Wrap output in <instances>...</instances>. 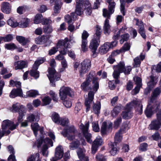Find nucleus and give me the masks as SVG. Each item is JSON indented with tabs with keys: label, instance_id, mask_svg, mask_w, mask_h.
Masks as SVG:
<instances>
[{
	"label": "nucleus",
	"instance_id": "obj_4",
	"mask_svg": "<svg viewBox=\"0 0 161 161\" xmlns=\"http://www.w3.org/2000/svg\"><path fill=\"white\" fill-rule=\"evenodd\" d=\"M114 72L113 75L114 78L119 77L120 73L123 72L125 75H128L131 70V68L128 66L125 68V64L123 62H120L116 66L114 67Z\"/></svg>",
	"mask_w": 161,
	"mask_h": 161
},
{
	"label": "nucleus",
	"instance_id": "obj_9",
	"mask_svg": "<svg viewBox=\"0 0 161 161\" xmlns=\"http://www.w3.org/2000/svg\"><path fill=\"white\" fill-rule=\"evenodd\" d=\"M23 108L24 109V107L23 105H20L19 103L14 104L11 108L12 111L13 112H18L19 116L18 118V120L19 123L22 121V119L25 115V112H24V110H22Z\"/></svg>",
	"mask_w": 161,
	"mask_h": 161
},
{
	"label": "nucleus",
	"instance_id": "obj_59",
	"mask_svg": "<svg viewBox=\"0 0 161 161\" xmlns=\"http://www.w3.org/2000/svg\"><path fill=\"white\" fill-rule=\"evenodd\" d=\"M120 11L124 16L125 15L124 11L125 9V0H120Z\"/></svg>",
	"mask_w": 161,
	"mask_h": 161
},
{
	"label": "nucleus",
	"instance_id": "obj_37",
	"mask_svg": "<svg viewBox=\"0 0 161 161\" xmlns=\"http://www.w3.org/2000/svg\"><path fill=\"white\" fill-rule=\"evenodd\" d=\"M49 37L48 36H42L40 37H38L36 39V43L40 44L41 42H45L49 39Z\"/></svg>",
	"mask_w": 161,
	"mask_h": 161
},
{
	"label": "nucleus",
	"instance_id": "obj_60",
	"mask_svg": "<svg viewBox=\"0 0 161 161\" xmlns=\"http://www.w3.org/2000/svg\"><path fill=\"white\" fill-rule=\"evenodd\" d=\"M43 30L44 32L47 33H50L53 31L52 27L50 25L44 26Z\"/></svg>",
	"mask_w": 161,
	"mask_h": 161
},
{
	"label": "nucleus",
	"instance_id": "obj_7",
	"mask_svg": "<svg viewBox=\"0 0 161 161\" xmlns=\"http://www.w3.org/2000/svg\"><path fill=\"white\" fill-rule=\"evenodd\" d=\"M78 132L75 127L71 125L69 126L66 129H64L61 132V134L64 136L66 137L70 141L73 140L77 134Z\"/></svg>",
	"mask_w": 161,
	"mask_h": 161
},
{
	"label": "nucleus",
	"instance_id": "obj_39",
	"mask_svg": "<svg viewBox=\"0 0 161 161\" xmlns=\"http://www.w3.org/2000/svg\"><path fill=\"white\" fill-rule=\"evenodd\" d=\"M110 148H111L110 152L111 154L113 155H115L118 151V149L116 147V144L115 145L112 142H110L109 143Z\"/></svg>",
	"mask_w": 161,
	"mask_h": 161
},
{
	"label": "nucleus",
	"instance_id": "obj_44",
	"mask_svg": "<svg viewBox=\"0 0 161 161\" xmlns=\"http://www.w3.org/2000/svg\"><path fill=\"white\" fill-rule=\"evenodd\" d=\"M80 145V142L78 140H76L73 141L70 144L69 146L70 149L73 150L77 148Z\"/></svg>",
	"mask_w": 161,
	"mask_h": 161
},
{
	"label": "nucleus",
	"instance_id": "obj_3",
	"mask_svg": "<svg viewBox=\"0 0 161 161\" xmlns=\"http://www.w3.org/2000/svg\"><path fill=\"white\" fill-rule=\"evenodd\" d=\"M68 41L69 40L67 38H65L64 40L59 41L56 46L53 47L49 51V54L50 55L54 54L58 51V48H59L63 49L60 51V53L63 54H66L68 52L67 48L69 47V46Z\"/></svg>",
	"mask_w": 161,
	"mask_h": 161
},
{
	"label": "nucleus",
	"instance_id": "obj_62",
	"mask_svg": "<svg viewBox=\"0 0 161 161\" xmlns=\"http://www.w3.org/2000/svg\"><path fill=\"white\" fill-rule=\"evenodd\" d=\"M3 40L5 42H9L13 39V36L11 35H8L5 37H2Z\"/></svg>",
	"mask_w": 161,
	"mask_h": 161
},
{
	"label": "nucleus",
	"instance_id": "obj_34",
	"mask_svg": "<svg viewBox=\"0 0 161 161\" xmlns=\"http://www.w3.org/2000/svg\"><path fill=\"white\" fill-rule=\"evenodd\" d=\"M122 139L121 130H119L116 133L114 137V143L116 144L120 142Z\"/></svg>",
	"mask_w": 161,
	"mask_h": 161
},
{
	"label": "nucleus",
	"instance_id": "obj_45",
	"mask_svg": "<svg viewBox=\"0 0 161 161\" xmlns=\"http://www.w3.org/2000/svg\"><path fill=\"white\" fill-rule=\"evenodd\" d=\"M37 69H36L33 66L32 69L31 71L30 75L31 76L34 77L35 78H38L39 76V72L37 71Z\"/></svg>",
	"mask_w": 161,
	"mask_h": 161
},
{
	"label": "nucleus",
	"instance_id": "obj_13",
	"mask_svg": "<svg viewBox=\"0 0 161 161\" xmlns=\"http://www.w3.org/2000/svg\"><path fill=\"white\" fill-rule=\"evenodd\" d=\"M43 143V144L42 150V153L43 156L47 157L48 155V149L50 146L52 147L53 146V142L51 139L47 137L44 140L43 138L42 145Z\"/></svg>",
	"mask_w": 161,
	"mask_h": 161
},
{
	"label": "nucleus",
	"instance_id": "obj_19",
	"mask_svg": "<svg viewBox=\"0 0 161 161\" xmlns=\"http://www.w3.org/2000/svg\"><path fill=\"white\" fill-rule=\"evenodd\" d=\"M158 78V76L151 75L150 76V80L147 83L148 88V91L151 90L156 85Z\"/></svg>",
	"mask_w": 161,
	"mask_h": 161
},
{
	"label": "nucleus",
	"instance_id": "obj_41",
	"mask_svg": "<svg viewBox=\"0 0 161 161\" xmlns=\"http://www.w3.org/2000/svg\"><path fill=\"white\" fill-rule=\"evenodd\" d=\"M7 23L8 25L14 28H15L19 25V23L13 18L9 19L7 21Z\"/></svg>",
	"mask_w": 161,
	"mask_h": 161
},
{
	"label": "nucleus",
	"instance_id": "obj_29",
	"mask_svg": "<svg viewBox=\"0 0 161 161\" xmlns=\"http://www.w3.org/2000/svg\"><path fill=\"white\" fill-rule=\"evenodd\" d=\"M63 148L61 146H58L56 149L55 156L57 159H60L63 156Z\"/></svg>",
	"mask_w": 161,
	"mask_h": 161
},
{
	"label": "nucleus",
	"instance_id": "obj_6",
	"mask_svg": "<svg viewBox=\"0 0 161 161\" xmlns=\"http://www.w3.org/2000/svg\"><path fill=\"white\" fill-rule=\"evenodd\" d=\"M31 127L33 130L34 133L36 137L37 135V132L39 129V131L41 134L40 137L37 140L36 145L39 148L42 145V139L44 138L43 134V128L42 127L39 129V126L37 123H33L31 125Z\"/></svg>",
	"mask_w": 161,
	"mask_h": 161
},
{
	"label": "nucleus",
	"instance_id": "obj_53",
	"mask_svg": "<svg viewBox=\"0 0 161 161\" xmlns=\"http://www.w3.org/2000/svg\"><path fill=\"white\" fill-rule=\"evenodd\" d=\"M129 37V36L128 33L121 35V39L120 40V43L121 44H123L125 41H127Z\"/></svg>",
	"mask_w": 161,
	"mask_h": 161
},
{
	"label": "nucleus",
	"instance_id": "obj_33",
	"mask_svg": "<svg viewBox=\"0 0 161 161\" xmlns=\"http://www.w3.org/2000/svg\"><path fill=\"white\" fill-rule=\"evenodd\" d=\"M110 48L108 42L104 43L99 48V52L102 54L106 53Z\"/></svg>",
	"mask_w": 161,
	"mask_h": 161
},
{
	"label": "nucleus",
	"instance_id": "obj_51",
	"mask_svg": "<svg viewBox=\"0 0 161 161\" xmlns=\"http://www.w3.org/2000/svg\"><path fill=\"white\" fill-rule=\"evenodd\" d=\"M42 17V15L41 14H36L35 17L34 19V23L35 24H38L40 23L41 19Z\"/></svg>",
	"mask_w": 161,
	"mask_h": 161
},
{
	"label": "nucleus",
	"instance_id": "obj_56",
	"mask_svg": "<svg viewBox=\"0 0 161 161\" xmlns=\"http://www.w3.org/2000/svg\"><path fill=\"white\" fill-rule=\"evenodd\" d=\"M51 101V99L48 97H45L42 99L43 105L49 104Z\"/></svg>",
	"mask_w": 161,
	"mask_h": 161
},
{
	"label": "nucleus",
	"instance_id": "obj_32",
	"mask_svg": "<svg viewBox=\"0 0 161 161\" xmlns=\"http://www.w3.org/2000/svg\"><path fill=\"white\" fill-rule=\"evenodd\" d=\"M27 119L28 122L38 121L39 119V116L37 114L34 115L30 114L27 115Z\"/></svg>",
	"mask_w": 161,
	"mask_h": 161
},
{
	"label": "nucleus",
	"instance_id": "obj_55",
	"mask_svg": "<svg viewBox=\"0 0 161 161\" xmlns=\"http://www.w3.org/2000/svg\"><path fill=\"white\" fill-rule=\"evenodd\" d=\"M121 120L122 119L121 117L117 118L116 120L114 121V128L115 129L118 128L121 122Z\"/></svg>",
	"mask_w": 161,
	"mask_h": 161
},
{
	"label": "nucleus",
	"instance_id": "obj_35",
	"mask_svg": "<svg viewBox=\"0 0 161 161\" xmlns=\"http://www.w3.org/2000/svg\"><path fill=\"white\" fill-rule=\"evenodd\" d=\"M30 22V20L28 18H25L23 19L19 24V27L22 28H26L29 25V23Z\"/></svg>",
	"mask_w": 161,
	"mask_h": 161
},
{
	"label": "nucleus",
	"instance_id": "obj_54",
	"mask_svg": "<svg viewBox=\"0 0 161 161\" xmlns=\"http://www.w3.org/2000/svg\"><path fill=\"white\" fill-rule=\"evenodd\" d=\"M5 47L8 50H13L16 48V46L14 43H11L8 44H6L5 45Z\"/></svg>",
	"mask_w": 161,
	"mask_h": 161
},
{
	"label": "nucleus",
	"instance_id": "obj_48",
	"mask_svg": "<svg viewBox=\"0 0 161 161\" xmlns=\"http://www.w3.org/2000/svg\"><path fill=\"white\" fill-rule=\"evenodd\" d=\"M52 119L53 120L55 123L59 124L60 120L61 118H60L58 114L56 113H54L53 114L52 116Z\"/></svg>",
	"mask_w": 161,
	"mask_h": 161
},
{
	"label": "nucleus",
	"instance_id": "obj_30",
	"mask_svg": "<svg viewBox=\"0 0 161 161\" xmlns=\"http://www.w3.org/2000/svg\"><path fill=\"white\" fill-rule=\"evenodd\" d=\"M62 5V3L60 0H57L55 3L53 9L54 13L58 14L59 12Z\"/></svg>",
	"mask_w": 161,
	"mask_h": 161
},
{
	"label": "nucleus",
	"instance_id": "obj_46",
	"mask_svg": "<svg viewBox=\"0 0 161 161\" xmlns=\"http://www.w3.org/2000/svg\"><path fill=\"white\" fill-rule=\"evenodd\" d=\"M95 33L94 36L97 38L100 39L101 34V29L100 26L98 25H97L95 29Z\"/></svg>",
	"mask_w": 161,
	"mask_h": 161
},
{
	"label": "nucleus",
	"instance_id": "obj_22",
	"mask_svg": "<svg viewBox=\"0 0 161 161\" xmlns=\"http://www.w3.org/2000/svg\"><path fill=\"white\" fill-rule=\"evenodd\" d=\"M112 123L111 122L107 124V123L104 122L102 124L101 127V132L103 134H105L107 132L112 129Z\"/></svg>",
	"mask_w": 161,
	"mask_h": 161
},
{
	"label": "nucleus",
	"instance_id": "obj_8",
	"mask_svg": "<svg viewBox=\"0 0 161 161\" xmlns=\"http://www.w3.org/2000/svg\"><path fill=\"white\" fill-rule=\"evenodd\" d=\"M135 106V109L136 112L140 114L142 113V105L141 101L137 99L133 100L130 103L126 105V109L132 108Z\"/></svg>",
	"mask_w": 161,
	"mask_h": 161
},
{
	"label": "nucleus",
	"instance_id": "obj_42",
	"mask_svg": "<svg viewBox=\"0 0 161 161\" xmlns=\"http://www.w3.org/2000/svg\"><path fill=\"white\" fill-rule=\"evenodd\" d=\"M26 95L29 97H35L39 95V93L38 91L36 90H31L26 92Z\"/></svg>",
	"mask_w": 161,
	"mask_h": 161
},
{
	"label": "nucleus",
	"instance_id": "obj_26",
	"mask_svg": "<svg viewBox=\"0 0 161 161\" xmlns=\"http://www.w3.org/2000/svg\"><path fill=\"white\" fill-rule=\"evenodd\" d=\"M23 93L21 88L13 90L10 94L9 96L11 98H14L17 96L22 97Z\"/></svg>",
	"mask_w": 161,
	"mask_h": 161
},
{
	"label": "nucleus",
	"instance_id": "obj_31",
	"mask_svg": "<svg viewBox=\"0 0 161 161\" xmlns=\"http://www.w3.org/2000/svg\"><path fill=\"white\" fill-rule=\"evenodd\" d=\"M131 109H126V106L125 110L123 111L121 114L123 119H128L131 118L132 115L130 111Z\"/></svg>",
	"mask_w": 161,
	"mask_h": 161
},
{
	"label": "nucleus",
	"instance_id": "obj_11",
	"mask_svg": "<svg viewBox=\"0 0 161 161\" xmlns=\"http://www.w3.org/2000/svg\"><path fill=\"white\" fill-rule=\"evenodd\" d=\"M69 95L72 97L74 96V93L72 90L69 87H63L60 90L59 96L60 99L62 100L67 99V96Z\"/></svg>",
	"mask_w": 161,
	"mask_h": 161
},
{
	"label": "nucleus",
	"instance_id": "obj_1",
	"mask_svg": "<svg viewBox=\"0 0 161 161\" xmlns=\"http://www.w3.org/2000/svg\"><path fill=\"white\" fill-rule=\"evenodd\" d=\"M161 92V86L156 88L153 91L150 101L147 105L145 111V114L147 117H150L154 112L158 110L159 108V104L154 103L156 98Z\"/></svg>",
	"mask_w": 161,
	"mask_h": 161
},
{
	"label": "nucleus",
	"instance_id": "obj_28",
	"mask_svg": "<svg viewBox=\"0 0 161 161\" xmlns=\"http://www.w3.org/2000/svg\"><path fill=\"white\" fill-rule=\"evenodd\" d=\"M145 58V56L141 54L139 56L136 57L134 59V64L133 67L136 68L140 66L141 63V61H142Z\"/></svg>",
	"mask_w": 161,
	"mask_h": 161
},
{
	"label": "nucleus",
	"instance_id": "obj_63",
	"mask_svg": "<svg viewBox=\"0 0 161 161\" xmlns=\"http://www.w3.org/2000/svg\"><path fill=\"white\" fill-rule=\"evenodd\" d=\"M96 161H106L105 157L102 154H98L96 156Z\"/></svg>",
	"mask_w": 161,
	"mask_h": 161
},
{
	"label": "nucleus",
	"instance_id": "obj_50",
	"mask_svg": "<svg viewBox=\"0 0 161 161\" xmlns=\"http://www.w3.org/2000/svg\"><path fill=\"white\" fill-rule=\"evenodd\" d=\"M44 62V58H42L35 61L33 65L34 68L36 69H38L39 66L41 64L43 63Z\"/></svg>",
	"mask_w": 161,
	"mask_h": 161
},
{
	"label": "nucleus",
	"instance_id": "obj_38",
	"mask_svg": "<svg viewBox=\"0 0 161 161\" xmlns=\"http://www.w3.org/2000/svg\"><path fill=\"white\" fill-rule=\"evenodd\" d=\"M121 107L119 106H117L115 107L111 112V116L113 117L117 116L121 111Z\"/></svg>",
	"mask_w": 161,
	"mask_h": 161
},
{
	"label": "nucleus",
	"instance_id": "obj_20",
	"mask_svg": "<svg viewBox=\"0 0 161 161\" xmlns=\"http://www.w3.org/2000/svg\"><path fill=\"white\" fill-rule=\"evenodd\" d=\"M136 22V25L139 26V32L140 33L142 36L145 39L146 36L145 34V31H144V25L143 22L142 21H139L138 19H135Z\"/></svg>",
	"mask_w": 161,
	"mask_h": 161
},
{
	"label": "nucleus",
	"instance_id": "obj_14",
	"mask_svg": "<svg viewBox=\"0 0 161 161\" xmlns=\"http://www.w3.org/2000/svg\"><path fill=\"white\" fill-rule=\"evenodd\" d=\"M100 43V39L95 37V36H94V38L90 42L89 48L92 51V56L93 57H95L97 55L96 51Z\"/></svg>",
	"mask_w": 161,
	"mask_h": 161
},
{
	"label": "nucleus",
	"instance_id": "obj_18",
	"mask_svg": "<svg viewBox=\"0 0 161 161\" xmlns=\"http://www.w3.org/2000/svg\"><path fill=\"white\" fill-rule=\"evenodd\" d=\"M95 92L92 91H90L88 93V97L85 99V104L86 107V111H88L90 109L91 104L93 103L94 96Z\"/></svg>",
	"mask_w": 161,
	"mask_h": 161
},
{
	"label": "nucleus",
	"instance_id": "obj_21",
	"mask_svg": "<svg viewBox=\"0 0 161 161\" xmlns=\"http://www.w3.org/2000/svg\"><path fill=\"white\" fill-rule=\"evenodd\" d=\"M28 63L26 61L23 60L18 61L14 63V67L15 70L22 69L27 67Z\"/></svg>",
	"mask_w": 161,
	"mask_h": 161
},
{
	"label": "nucleus",
	"instance_id": "obj_24",
	"mask_svg": "<svg viewBox=\"0 0 161 161\" xmlns=\"http://www.w3.org/2000/svg\"><path fill=\"white\" fill-rule=\"evenodd\" d=\"M108 7V11L107 9L104 8L103 9V16L105 17H107V19H110V15L114 13V9L115 7L114 3L112 6H109Z\"/></svg>",
	"mask_w": 161,
	"mask_h": 161
},
{
	"label": "nucleus",
	"instance_id": "obj_47",
	"mask_svg": "<svg viewBox=\"0 0 161 161\" xmlns=\"http://www.w3.org/2000/svg\"><path fill=\"white\" fill-rule=\"evenodd\" d=\"M103 142V141L101 137L99 136H98L94 141L93 144L98 147L99 146H101Z\"/></svg>",
	"mask_w": 161,
	"mask_h": 161
},
{
	"label": "nucleus",
	"instance_id": "obj_61",
	"mask_svg": "<svg viewBox=\"0 0 161 161\" xmlns=\"http://www.w3.org/2000/svg\"><path fill=\"white\" fill-rule=\"evenodd\" d=\"M63 104L64 106L67 108H70L72 106V103L70 100L69 98L64 100Z\"/></svg>",
	"mask_w": 161,
	"mask_h": 161
},
{
	"label": "nucleus",
	"instance_id": "obj_5",
	"mask_svg": "<svg viewBox=\"0 0 161 161\" xmlns=\"http://www.w3.org/2000/svg\"><path fill=\"white\" fill-rule=\"evenodd\" d=\"M50 65L52 67L48 69V72L49 75H47V76L51 83H53V82L58 80L60 78V75L58 73H56L55 69L53 68L56 65V63L55 60L54 59H51L50 62Z\"/></svg>",
	"mask_w": 161,
	"mask_h": 161
},
{
	"label": "nucleus",
	"instance_id": "obj_23",
	"mask_svg": "<svg viewBox=\"0 0 161 161\" xmlns=\"http://www.w3.org/2000/svg\"><path fill=\"white\" fill-rule=\"evenodd\" d=\"M1 10L4 13L9 14L11 11V6L8 2H3L2 4Z\"/></svg>",
	"mask_w": 161,
	"mask_h": 161
},
{
	"label": "nucleus",
	"instance_id": "obj_27",
	"mask_svg": "<svg viewBox=\"0 0 161 161\" xmlns=\"http://www.w3.org/2000/svg\"><path fill=\"white\" fill-rule=\"evenodd\" d=\"M103 29L104 34L106 35L108 34L110 32L111 26L108 19H106L104 21Z\"/></svg>",
	"mask_w": 161,
	"mask_h": 161
},
{
	"label": "nucleus",
	"instance_id": "obj_12",
	"mask_svg": "<svg viewBox=\"0 0 161 161\" xmlns=\"http://www.w3.org/2000/svg\"><path fill=\"white\" fill-rule=\"evenodd\" d=\"M158 111L156 115L157 120L152 121L149 125V127L151 130H157L161 126V110Z\"/></svg>",
	"mask_w": 161,
	"mask_h": 161
},
{
	"label": "nucleus",
	"instance_id": "obj_25",
	"mask_svg": "<svg viewBox=\"0 0 161 161\" xmlns=\"http://www.w3.org/2000/svg\"><path fill=\"white\" fill-rule=\"evenodd\" d=\"M77 17V15H75V12H72L71 13L70 15L68 14L65 16V20L67 22L68 24H72L73 21L75 20Z\"/></svg>",
	"mask_w": 161,
	"mask_h": 161
},
{
	"label": "nucleus",
	"instance_id": "obj_64",
	"mask_svg": "<svg viewBox=\"0 0 161 161\" xmlns=\"http://www.w3.org/2000/svg\"><path fill=\"white\" fill-rule=\"evenodd\" d=\"M49 94L51 97H52L53 100L54 101L57 102L58 98L57 97V95L52 91H50Z\"/></svg>",
	"mask_w": 161,
	"mask_h": 161
},
{
	"label": "nucleus",
	"instance_id": "obj_57",
	"mask_svg": "<svg viewBox=\"0 0 161 161\" xmlns=\"http://www.w3.org/2000/svg\"><path fill=\"white\" fill-rule=\"evenodd\" d=\"M10 133V131L9 130H6L2 128L0 129V139L5 134L7 135Z\"/></svg>",
	"mask_w": 161,
	"mask_h": 161
},
{
	"label": "nucleus",
	"instance_id": "obj_2",
	"mask_svg": "<svg viewBox=\"0 0 161 161\" xmlns=\"http://www.w3.org/2000/svg\"><path fill=\"white\" fill-rule=\"evenodd\" d=\"M95 73L93 71L90 72L86 79V81L83 82L81 85L82 89L84 91L91 89V88L89 86V85L91 81H92V89L94 92H96L99 88V83L98 82V78L94 77Z\"/></svg>",
	"mask_w": 161,
	"mask_h": 161
},
{
	"label": "nucleus",
	"instance_id": "obj_36",
	"mask_svg": "<svg viewBox=\"0 0 161 161\" xmlns=\"http://www.w3.org/2000/svg\"><path fill=\"white\" fill-rule=\"evenodd\" d=\"M39 156L40 154L38 153L31 155L28 158L26 161H40L39 160Z\"/></svg>",
	"mask_w": 161,
	"mask_h": 161
},
{
	"label": "nucleus",
	"instance_id": "obj_58",
	"mask_svg": "<svg viewBox=\"0 0 161 161\" xmlns=\"http://www.w3.org/2000/svg\"><path fill=\"white\" fill-rule=\"evenodd\" d=\"M59 121V124L63 126L67 125L69 122V119L67 118H61Z\"/></svg>",
	"mask_w": 161,
	"mask_h": 161
},
{
	"label": "nucleus",
	"instance_id": "obj_17",
	"mask_svg": "<svg viewBox=\"0 0 161 161\" xmlns=\"http://www.w3.org/2000/svg\"><path fill=\"white\" fill-rule=\"evenodd\" d=\"M89 36L88 33L86 31H84L81 35V50L83 52H85L87 50V38Z\"/></svg>",
	"mask_w": 161,
	"mask_h": 161
},
{
	"label": "nucleus",
	"instance_id": "obj_49",
	"mask_svg": "<svg viewBox=\"0 0 161 161\" xmlns=\"http://www.w3.org/2000/svg\"><path fill=\"white\" fill-rule=\"evenodd\" d=\"M83 6L79 4H76L75 13L77 15H80L83 13V10L82 8Z\"/></svg>",
	"mask_w": 161,
	"mask_h": 161
},
{
	"label": "nucleus",
	"instance_id": "obj_15",
	"mask_svg": "<svg viewBox=\"0 0 161 161\" xmlns=\"http://www.w3.org/2000/svg\"><path fill=\"white\" fill-rule=\"evenodd\" d=\"M89 122H87L85 125L81 124L80 125V128L82 130L83 135L86 140V141L90 143H91L92 140H91L92 137L91 134L89 133L88 131V129L89 127Z\"/></svg>",
	"mask_w": 161,
	"mask_h": 161
},
{
	"label": "nucleus",
	"instance_id": "obj_16",
	"mask_svg": "<svg viewBox=\"0 0 161 161\" xmlns=\"http://www.w3.org/2000/svg\"><path fill=\"white\" fill-rule=\"evenodd\" d=\"M18 123L14 124V122L8 119L5 120L2 123V127L6 130H13L15 129L18 125Z\"/></svg>",
	"mask_w": 161,
	"mask_h": 161
},
{
	"label": "nucleus",
	"instance_id": "obj_40",
	"mask_svg": "<svg viewBox=\"0 0 161 161\" xmlns=\"http://www.w3.org/2000/svg\"><path fill=\"white\" fill-rule=\"evenodd\" d=\"M101 108V103L100 102H97L96 104H94L93 109L94 113L98 114L100 113Z\"/></svg>",
	"mask_w": 161,
	"mask_h": 161
},
{
	"label": "nucleus",
	"instance_id": "obj_10",
	"mask_svg": "<svg viewBox=\"0 0 161 161\" xmlns=\"http://www.w3.org/2000/svg\"><path fill=\"white\" fill-rule=\"evenodd\" d=\"M91 67V61L89 59L84 60L80 64L79 69L80 75L82 76L87 72L90 69Z\"/></svg>",
	"mask_w": 161,
	"mask_h": 161
},
{
	"label": "nucleus",
	"instance_id": "obj_52",
	"mask_svg": "<svg viewBox=\"0 0 161 161\" xmlns=\"http://www.w3.org/2000/svg\"><path fill=\"white\" fill-rule=\"evenodd\" d=\"M93 130L96 132H98L100 128L97 121L93 122L92 123Z\"/></svg>",
	"mask_w": 161,
	"mask_h": 161
},
{
	"label": "nucleus",
	"instance_id": "obj_43",
	"mask_svg": "<svg viewBox=\"0 0 161 161\" xmlns=\"http://www.w3.org/2000/svg\"><path fill=\"white\" fill-rule=\"evenodd\" d=\"M17 40L23 45H25L28 42V40L21 36H16Z\"/></svg>",
	"mask_w": 161,
	"mask_h": 161
}]
</instances>
